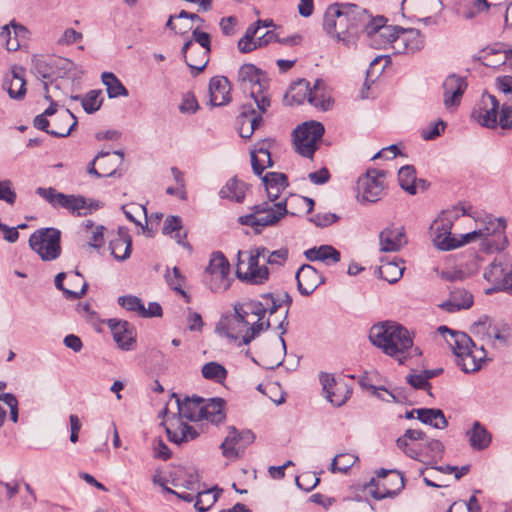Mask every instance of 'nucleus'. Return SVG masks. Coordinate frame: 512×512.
I'll return each instance as SVG.
<instances>
[{
  "mask_svg": "<svg viewBox=\"0 0 512 512\" xmlns=\"http://www.w3.org/2000/svg\"><path fill=\"white\" fill-rule=\"evenodd\" d=\"M369 339L374 346L396 359L399 364H404L412 356L422 354L418 347H414L413 334L393 321L373 325L369 331Z\"/></svg>",
  "mask_w": 512,
  "mask_h": 512,
  "instance_id": "3",
  "label": "nucleus"
},
{
  "mask_svg": "<svg viewBox=\"0 0 512 512\" xmlns=\"http://www.w3.org/2000/svg\"><path fill=\"white\" fill-rule=\"evenodd\" d=\"M203 399L186 398L184 400L177 399L178 418L190 421H201V407Z\"/></svg>",
  "mask_w": 512,
  "mask_h": 512,
  "instance_id": "40",
  "label": "nucleus"
},
{
  "mask_svg": "<svg viewBox=\"0 0 512 512\" xmlns=\"http://www.w3.org/2000/svg\"><path fill=\"white\" fill-rule=\"evenodd\" d=\"M166 281L171 289L179 293L187 303L190 302V296L183 290L185 277L180 273V270L177 267H174L171 271L167 272Z\"/></svg>",
  "mask_w": 512,
  "mask_h": 512,
  "instance_id": "56",
  "label": "nucleus"
},
{
  "mask_svg": "<svg viewBox=\"0 0 512 512\" xmlns=\"http://www.w3.org/2000/svg\"><path fill=\"white\" fill-rule=\"evenodd\" d=\"M473 304V296L465 289H456L452 291L449 298L441 303L439 307L449 313H454L462 309H468Z\"/></svg>",
  "mask_w": 512,
  "mask_h": 512,
  "instance_id": "36",
  "label": "nucleus"
},
{
  "mask_svg": "<svg viewBox=\"0 0 512 512\" xmlns=\"http://www.w3.org/2000/svg\"><path fill=\"white\" fill-rule=\"evenodd\" d=\"M55 286L57 289L63 291L66 298L71 300L82 297L88 288L87 282L78 271L70 274L64 272L57 274L55 277Z\"/></svg>",
  "mask_w": 512,
  "mask_h": 512,
  "instance_id": "20",
  "label": "nucleus"
},
{
  "mask_svg": "<svg viewBox=\"0 0 512 512\" xmlns=\"http://www.w3.org/2000/svg\"><path fill=\"white\" fill-rule=\"evenodd\" d=\"M425 439L426 434L423 431L417 429H407L405 433L397 439L396 445L409 457L410 449H417V442L424 441Z\"/></svg>",
  "mask_w": 512,
  "mask_h": 512,
  "instance_id": "47",
  "label": "nucleus"
},
{
  "mask_svg": "<svg viewBox=\"0 0 512 512\" xmlns=\"http://www.w3.org/2000/svg\"><path fill=\"white\" fill-rule=\"evenodd\" d=\"M504 228L505 226H484L482 229L473 232L480 233L476 240L482 239L491 251H502L508 244Z\"/></svg>",
  "mask_w": 512,
  "mask_h": 512,
  "instance_id": "31",
  "label": "nucleus"
},
{
  "mask_svg": "<svg viewBox=\"0 0 512 512\" xmlns=\"http://www.w3.org/2000/svg\"><path fill=\"white\" fill-rule=\"evenodd\" d=\"M102 83L105 85L109 98L127 97L128 90L121 81L112 72H103L101 75Z\"/></svg>",
  "mask_w": 512,
  "mask_h": 512,
  "instance_id": "46",
  "label": "nucleus"
},
{
  "mask_svg": "<svg viewBox=\"0 0 512 512\" xmlns=\"http://www.w3.org/2000/svg\"><path fill=\"white\" fill-rule=\"evenodd\" d=\"M264 186L286 188L288 186L287 176L280 172H268L262 177Z\"/></svg>",
  "mask_w": 512,
  "mask_h": 512,
  "instance_id": "64",
  "label": "nucleus"
},
{
  "mask_svg": "<svg viewBox=\"0 0 512 512\" xmlns=\"http://www.w3.org/2000/svg\"><path fill=\"white\" fill-rule=\"evenodd\" d=\"M265 189L270 201L251 207L249 214L239 217L240 224H276L288 213L285 201L274 203L285 188L265 186Z\"/></svg>",
  "mask_w": 512,
  "mask_h": 512,
  "instance_id": "7",
  "label": "nucleus"
},
{
  "mask_svg": "<svg viewBox=\"0 0 512 512\" xmlns=\"http://www.w3.org/2000/svg\"><path fill=\"white\" fill-rule=\"evenodd\" d=\"M193 39L200 45L196 47V52L198 54V60L196 63L192 61V55H187V51L190 47H192V41H187L182 47V54L185 59L186 64L192 70H196L197 72L202 71L209 62V53H210V35L206 32L199 31L195 29L192 33Z\"/></svg>",
  "mask_w": 512,
  "mask_h": 512,
  "instance_id": "18",
  "label": "nucleus"
},
{
  "mask_svg": "<svg viewBox=\"0 0 512 512\" xmlns=\"http://www.w3.org/2000/svg\"><path fill=\"white\" fill-rule=\"evenodd\" d=\"M210 102L213 106H222L230 101V82L224 76H215L209 84Z\"/></svg>",
  "mask_w": 512,
  "mask_h": 512,
  "instance_id": "35",
  "label": "nucleus"
},
{
  "mask_svg": "<svg viewBox=\"0 0 512 512\" xmlns=\"http://www.w3.org/2000/svg\"><path fill=\"white\" fill-rule=\"evenodd\" d=\"M438 332L456 356V363L465 373H474L482 368L486 360V351L483 346L477 347L471 338L464 332L440 326Z\"/></svg>",
  "mask_w": 512,
  "mask_h": 512,
  "instance_id": "4",
  "label": "nucleus"
},
{
  "mask_svg": "<svg viewBox=\"0 0 512 512\" xmlns=\"http://www.w3.org/2000/svg\"><path fill=\"white\" fill-rule=\"evenodd\" d=\"M361 384L363 386H365L367 389H369L373 395H375L376 397H378L382 401H385V402H388V403H390V402H399V403H401L403 401V397L401 396V394L396 392V391H389V390H387L386 388H384L382 386H380V387H377V386H374V385L367 386L363 382H361Z\"/></svg>",
  "mask_w": 512,
  "mask_h": 512,
  "instance_id": "60",
  "label": "nucleus"
},
{
  "mask_svg": "<svg viewBox=\"0 0 512 512\" xmlns=\"http://www.w3.org/2000/svg\"><path fill=\"white\" fill-rule=\"evenodd\" d=\"M201 410V420L218 424L225 419L224 400L221 398L203 399Z\"/></svg>",
  "mask_w": 512,
  "mask_h": 512,
  "instance_id": "38",
  "label": "nucleus"
},
{
  "mask_svg": "<svg viewBox=\"0 0 512 512\" xmlns=\"http://www.w3.org/2000/svg\"><path fill=\"white\" fill-rule=\"evenodd\" d=\"M164 427L169 441L178 445L194 440L198 436V432L192 426L176 416L168 418Z\"/></svg>",
  "mask_w": 512,
  "mask_h": 512,
  "instance_id": "23",
  "label": "nucleus"
},
{
  "mask_svg": "<svg viewBox=\"0 0 512 512\" xmlns=\"http://www.w3.org/2000/svg\"><path fill=\"white\" fill-rule=\"evenodd\" d=\"M367 11L350 3L330 5L324 15L323 29L346 47L357 43L361 27L367 20Z\"/></svg>",
  "mask_w": 512,
  "mask_h": 512,
  "instance_id": "2",
  "label": "nucleus"
},
{
  "mask_svg": "<svg viewBox=\"0 0 512 512\" xmlns=\"http://www.w3.org/2000/svg\"><path fill=\"white\" fill-rule=\"evenodd\" d=\"M72 99L81 101L83 109L89 114L98 111L103 102L100 90H91L83 97L72 96Z\"/></svg>",
  "mask_w": 512,
  "mask_h": 512,
  "instance_id": "51",
  "label": "nucleus"
},
{
  "mask_svg": "<svg viewBox=\"0 0 512 512\" xmlns=\"http://www.w3.org/2000/svg\"><path fill=\"white\" fill-rule=\"evenodd\" d=\"M236 82L243 93L249 94L258 111L265 113L271 104L266 74L253 64H243L238 70Z\"/></svg>",
  "mask_w": 512,
  "mask_h": 512,
  "instance_id": "5",
  "label": "nucleus"
},
{
  "mask_svg": "<svg viewBox=\"0 0 512 512\" xmlns=\"http://www.w3.org/2000/svg\"><path fill=\"white\" fill-rule=\"evenodd\" d=\"M103 156L98 160V167L103 177L116 175L118 167L122 164L124 154L121 151L100 152Z\"/></svg>",
  "mask_w": 512,
  "mask_h": 512,
  "instance_id": "41",
  "label": "nucleus"
},
{
  "mask_svg": "<svg viewBox=\"0 0 512 512\" xmlns=\"http://www.w3.org/2000/svg\"><path fill=\"white\" fill-rule=\"evenodd\" d=\"M499 101L495 96L485 93L471 112V118L486 128H496L499 124Z\"/></svg>",
  "mask_w": 512,
  "mask_h": 512,
  "instance_id": "17",
  "label": "nucleus"
},
{
  "mask_svg": "<svg viewBox=\"0 0 512 512\" xmlns=\"http://www.w3.org/2000/svg\"><path fill=\"white\" fill-rule=\"evenodd\" d=\"M398 182L400 187L408 192L410 195L417 193V186L425 187V180H417L416 170L412 165H406L398 171Z\"/></svg>",
  "mask_w": 512,
  "mask_h": 512,
  "instance_id": "39",
  "label": "nucleus"
},
{
  "mask_svg": "<svg viewBox=\"0 0 512 512\" xmlns=\"http://www.w3.org/2000/svg\"><path fill=\"white\" fill-rule=\"evenodd\" d=\"M319 377L326 399L335 407L345 404L351 395L350 387L330 373L323 372Z\"/></svg>",
  "mask_w": 512,
  "mask_h": 512,
  "instance_id": "19",
  "label": "nucleus"
},
{
  "mask_svg": "<svg viewBox=\"0 0 512 512\" xmlns=\"http://www.w3.org/2000/svg\"><path fill=\"white\" fill-rule=\"evenodd\" d=\"M131 247L132 240L130 235L127 233L124 226H119L117 237L110 242L111 254L115 259L124 261L130 257Z\"/></svg>",
  "mask_w": 512,
  "mask_h": 512,
  "instance_id": "37",
  "label": "nucleus"
},
{
  "mask_svg": "<svg viewBox=\"0 0 512 512\" xmlns=\"http://www.w3.org/2000/svg\"><path fill=\"white\" fill-rule=\"evenodd\" d=\"M298 89L308 95V102L316 108L327 111L332 106V97L325 87V83L317 79L313 87L306 80L298 82Z\"/></svg>",
  "mask_w": 512,
  "mask_h": 512,
  "instance_id": "22",
  "label": "nucleus"
},
{
  "mask_svg": "<svg viewBox=\"0 0 512 512\" xmlns=\"http://www.w3.org/2000/svg\"><path fill=\"white\" fill-rule=\"evenodd\" d=\"M478 59L483 65L488 67H498L501 65L512 67V49L486 47L481 51Z\"/></svg>",
  "mask_w": 512,
  "mask_h": 512,
  "instance_id": "32",
  "label": "nucleus"
},
{
  "mask_svg": "<svg viewBox=\"0 0 512 512\" xmlns=\"http://www.w3.org/2000/svg\"><path fill=\"white\" fill-rule=\"evenodd\" d=\"M296 280L298 290L304 296L312 294L324 282L321 274L309 264H304L298 269Z\"/></svg>",
  "mask_w": 512,
  "mask_h": 512,
  "instance_id": "30",
  "label": "nucleus"
},
{
  "mask_svg": "<svg viewBox=\"0 0 512 512\" xmlns=\"http://www.w3.org/2000/svg\"><path fill=\"white\" fill-rule=\"evenodd\" d=\"M376 486L375 490H370L373 498L382 500L387 497H395L404 488V476L398 472H391L381 484L383 489L379 488V483L375 484V480L371 479L369 487Z\"/></svg>",
  "mask_w": 512,
  "mask_h": 512,
  "instance_id": "29",
  "label": "nucleus"
},
{
  "mask_svg": "<svg viewBox=\"0 0 512 512\" xmlns=\"http://www.w3.org/2000/svg\"><path fill=\"white\" fill-rule=\"evenodd\" d=\"M399 31L400 27L385 24V26L380 30V34L378 35V39L374 43V46L380 48L390 44L393 47Z\"/></svg>",
  "mask_w": 512,
  "mask_h": 512,
  "instance_id": "59",
  "label": "nucleus"
},
{
  "mask_svg": "<svg viewBox=\"0 0 512 512\" xmlns=\"http://www.w3.org/2000/svg\"><path fill=\"white\" fill-rule=\"evenodd\" d=\"M474 330L478 334H485L488 340L493 343L495 341H506V336L497 327L492 325L491 320L488 317H483L475 323Z\"/></svg>",
  "mask_w": 512,
  "mask_h": 512,
  "instance_id": "48",
  "label": "nucleus"
},
{
  "mask_svg": "<svg viewBox=\"0 0 512 512\" xmlns=\"http://www.w3.org/2000/svg\"><path fill=\"white\" fill-rule=\"evenodd\" d=\"M467 4L459 9L458 14L466 20L475 18L478 14L487 11L490 4L487 0H467Z\"/></svg>",
  "mask_w": 512,
  "mask_h": 512,
  "instance_id": "52",
  "label": "nucleus"
},
{
  "mask_svg": "<svg viewBox=\"0 0 512 512\" xmlns=\"http://www.w3.org/2000/svg\"><path fill=\"white\" fill-rule=\"evenodd\" d=\"M280 308L281 303L270 293L262 295L260 300L236 305L235 315L228 322L227 336L235 340L241 337L243 344H249L270 327V321L264 320L265 315H273Z\"/></svg>",
  "mask_w": 512,
  "mask_h": 512,
  "instance_id": "1",
  "label": "nucleus"
},
{
  "mask_svg": "<svg viewBox=\"0 0 512 512\" xmlns=\"http://www.w3.org/2000/svg\"><path fill=\"white\" fill-rule=\"evenodd\" d=\"M434 246L441 251H450L476 240L479 232H467L459 236L451 233V226H430Z\"/></svg>",
  "mask_w": 512,
  "mask_h": 512,
  "instance_id": "16",
  "label": "nucleus"
},
{
  "mask_svg": "<svg viewBox=\"0 0 512 512\" xmlns=\"http://www.w3.org/2000/svg\"><path fill=\"white\" fill-rule=\"evenodd\" d=\"M443 104L447 110H455L461 103L462 96L467 88L465 77L451 74L442 84Z\"/></svg>",
  "mask_w": 512,
  "mask_h": 512,
  "instance_id": "21",
  "label": "nucleus"
},
{
  "mask_svg": "<svg viewBox=\"0 0 512 512\" xmlns=\"http://www.w3.org/2000/svg\"><path fill=\"white\" fill-rule=\"evenodd\" d=\"M220 495V491L213 489H208L202 492L197 493L195 509L198 512H206L208 511L214 503L217 501V498Z\"/></svg>",
  "mask_w": 512,
  "mask_h": 512,
  "instance_id": "53",
  "label": "nucleus"
},
{
  "mask_svg": "<svg viewBox=\"0 0 512 512\" xmlns=\"http://www.w3.org/2000/svg\"><path fill=\"white\" fill-rule=\"evenodd\" d=\"M61 231L51 227L37 229L29 238L30 248L44 261L57 259L61 254Z\"/></svg>",
  "mask_w": 512,
  "mask_h": 512,
  "instance_id": "8",
  "label": "nucleus"
},
{
  "mask_svg": "<svg viewBox=\"0 0 512 512\" xmlns=\"http://www.w3.org/2000/svg\"><path fill=\"white\" fill-rule=\"evenodd\" d=\"M162 233L174 239L179 245L191 250V246L185 241L188 233L185 226H163Z\"/></svg>",
  "mask_w": 512,
  "mask_h": 512,
  "instance_id": "61",
  "label": "nucleus"
},
{
  "mask_svg": "<svg viewBox=\"0 0 512 512\" xmlns=\"http://www.w3.org/2000/svg\"><path fill=\"white\" fill-rule=\"evenodd\" d=\"M107 325L110 328L113 339L122 350H131L135 344L134 327L127 321L109 319Z\"/></svg>",
  "mask_w": 512,
  "mask_h": 512,
  "instance_id": "26",
  "label": "nucleus"
},
{
  "mask_svg": "<svg viewBox=\"0 0 512 512\" xmlns=\"http://www.w3.org/2000/svg\"><path fill=\"white\" fill-rule=\"evenodd\" d=\"M443 449V444L439 440L428 439L426 437L424 450L421 452L418 448H411L409 451V457L424 462L426 459H436L441 457Z\"/></svg>",
  "mask_w": 512,
  "mask_h": 512,
  "instance_id": "43",
  "label": "nucleus"
},
{
  "mask_svg": "<svg viewBox=\"0 0 512 512\" xmlns=\"http://www.w3.org/2000/svg\"><path fill=\"white\" fill-rule=\"evenodd\" d=\"M250 157L253 172L257 176H261L266 168L273 166L269 145L265 140L258 142L254 146L250 151Z\"/></svg>",
  "mask_w": 512,
  "mask_h": 512,
  "instance_id": "34",
  "label": "nucleus"
},
{
  "mask_svg": "<svg viewBox=\"0 0 512 512\" xmlns=\"http://www.w3.org/2000/svg\"><path fill=\"white\" fill-rule=\"evenodd\" d=\"M44 87L45 99L50 102V106L34 118V126L54 137H66L77 125V119L69 109L58 110V104L49 95L47 83H44Z\"/></svg>",
  "mask_w": 512,
  "mask_h": 512,
  "instance_id": "6",
  "label": "nucleus"
},
{
  "mask_svg": "<svg viewBox=\"0 0 512 512\" xmlns=\"http://www.w3.org/2000/svg\"><path fill=\"white\" fill-rule=\"evenodd\" d=\"M202 375L208 380L222 383L227 377V370L218 362H208L202 367Z\"/></svg>",
  "mask_w": 512,
  "mask_h": 512,
  "instance_id": "57",
  "label": "nucleus"
},
{
  "mask_svg": "<svg viewBox=\"0 0 512 512\" xmlns=\"http://www.w3.org/2000/svg\"><path fill=\"white\" fill-rule=\"evenodd\" d=\"M469 444L475 450H484L491 443V434L478 421L467 432Z\"/></svg>",
  "mask_w": 512,
  "mask_h": 512,
  "instance_id": "45",
  "label": "nucleus"
},
{
  "mask_svg": "<svg viewBox=\"0 0 512 512\" xmlns=\"http://www.w3.org/2000/svg\"><path fill=\"white\" fill-rule=\"evenodd\" d=\"M266 251L265 248H258L255 254L249 256L247 263L240 260L242 252L239 251V261L236 268L237 277L252 285L265 283L269 279V269L265 265L259 266V257L264 256Z\"/></svg>",
  "mask_w": 512,
  "mask_h": 512,
  "instance_id": "13",
  "label": "nucleus"
},
{
  "mask_svg": "<svg viewBox=\"0 0 512 512\" xmlns=\"http://www.w3.org/2000/svg\"><path fill=\"white\" fill-rule=\"evenodd\" d=\"M494 220L490 214L473 210L469 205L458 204L442 210L433 220L432 224H454L457 221L493 224Z\"/></svg>",
  "mask_w": 512,
  "mask_h": 512,
  "instance_id": "11",
  "label": "nucleus"
},
{
  "mask_svg": "<svg viewBox=\"0 0 512 512\" xmlns=\"http://www.w3.org/2000/svg\"><path fill=\"white\" fill-rule=\"evenodd\" d=\"M385 171L368 170L359 177L357 182V198L360 202H376L382 198L385 191Z\"/></svg>",
  "mask_w": 512,
  "mask_h": 512,
  "instance_id": "14",
  "label": "nucleus"
},
{
  "mask_svg": "<svg viewBox=\"0 0 512 512\" xmlns=\"http://www.w3.org/2000/svg\"><path fill=\"white\" fill-rule=\"evenodd\" d=\"M37 194L44 198L54 208H64L77 215H86L90 211V205L82 196L67 195L58 192L55 188H38Z\"/></svg>",
  "mask_w": 512,
  "mask_h": 512,
  "instance_id": "12",
  "label": "nucleus"
},
{
  "mask_svg": "<svg viewBox=\"0 0 512 512\" xmlns=\"http://www.w3.org/2000/svg\"><path fill=\"white\" fill-rule=\"evenodd\" d=\"M255 436L251 430H237L234 426L228 428V434L220 445L222 455L231 461L239 459L245 449L254 442Z\"/></svg>",
  "mask_w": 512,
  "mask_h": 512,
  "instance_id": "15",
  "label": "nucleus"
},
{
  "mask_svg": "<svg viewBox=\"0 0 512 512\" xmlns=\"http://www.w3.org/2000/svg\"><path fill=\"white\" fill-rule=\"evenodd\" d=\"M367 20L363 23L361 27V32L365 31L367 36L371 38L372 45L378 39V35L380 34V30L386 24V19L382 16L372 18L371 15L367 13Z\"/></svg>",
  "mask_w": 512,
  "mask_h": 512,
  "instance_id": "55",
  "label": "nucleus"
},
{
  "mask_svg": "<svg viewBox=\"0 0 512 512\" xmlns=\"http://www.w3.org/2000/svg\"><path fill=\"white\" fill-rule=\"evenodd\" d=\"M305 257L309 261H322L326 264L337 263L340 261L341 255L331 245H321L319 247H313L308 249L304 253Z\"/></svg>",
  "mask_w": 512,
  "mask_h": 512,
  "instance_id": "42",
  "label": "nucleus"
},
{
  "mask_svg": "<svg viewBox=\"0 0 512 512\" xmlns=\"http://www.w3.org/2000/svg\"><path fill=\"white\" fill-rule=\"evenodd\" d=\"M403 226H386L379 234L381 252H397L407 244Z\"/></svg>",
  "mask_w": 512,
  "mask_h": 512,
  "instance_id": "24",
  "label": "nucleus"
},
{
  "mask_svg": "<svg viewBox=\"0 0 512 512\" xmlns=\"http://www.w3.org/2000/svg\"><path fill=\"white\" fill-rule=\"evenodd\" d=\"M504 268L501 263L492 262L485 270H484V278L492 283L494 287L493 291L503 290V283L505 278ZM491 289L487 292L490 293Z\"/></svg>",
  "mask_w": 512,
  "mask_h": 512,
  "instance_id": "49",
  "label": "nucleus"
},
{
  "mask_svg": "<svg viewBox=\"0 0 512 512\" xmlns=\"http://www.w3.org/2000/svg\"><path fill=\"white\" fill-rule=\"evenodd\" d=\"M405 267L403 261L400 262H386L379 267V274L382 279L393 284L396 283L403 276Z\"/></svg>",
  "mask_w": 512,
  "mask_h": 512,
  "instance_id": "50",
  "label": "nucleus"
},
{
  "mask_svg": "<svg viewBox=\"0 0 512 512\" xmlns=\"http://www.w3.org/2000/svg\"><path fill=\"white\" fill-rule=\"evenodd\" d=\"M118 304L128 311L136 312L139 316H141V312L143 311V303L137 296H120L118 298Z\"/></svg>",
  "mask_w": 512,
  "mask_h": 512,
  "instance_id": "63",
  "label": "nucleus"
},
{
  "mask_svg": "<svg viewBox=\"0 0 512 512\" xmlns=\"http://www.w3.org/2000/svg\"><path fill=\"white\" fill-rule=\"evenodd\" d=\"M105 226H85V233L91 235L88 245L93 248H101L104 243Z\"/></svg>",
  "mask_w": 512,
  "mask_h": 512,
  "instance_id": "62",
  "label": "nucleus"
},
{
  "mask_svg": "<svg viewBox=\"0 0 512 512\" xmlns=\"http://www.w3.org/2000/svg\"><path fill=\"white\" fill-rule=\"evenodd\" d=\"M249 185L237 177H232L222 186L219 191L221 199L234 203H243L245 201Z\"/></svg>",
  "mask_w": 512,
  "mask_h": 512,
  "instance_id": "33",
  "label": "nucleus"
},
{
  "mask_svg": "<svg viewBox=\"0 0 512 512\" xmlns=\"http://www.w3.org/2000/svg\"><path fill=\"white\" fill-rule=\"evenodd\" d=\"M122 211L126 219L134 224H142L141 220L144 219L148 222V214L146 207L138 203H129L122 206Z\"/></svg>",
  "mask_w": 512,
  "mask_h": 512,
  "instance_id": "54",
  "label": "nucleus"
},
{
  "mask_svg": "<svg viewBox=\"0 0 512 512\" xmlns=\"http://www.w3.org/2000/svg\"><path fill=\"white\" fill-rule=\"evenodd\" d=\"M2 87L7 91L11 99H24L26 95L24 69L22 67L13 66L10 72L4 76Z\"/></svg>",
  "mask_w": 512,
  "mask_h": 512,
  "instance_id": "27",
  "label": "nucleus"
},
{
  "mask_svg": "<svg viewBox=\"0 0 512 512\" xmlns=\"http://www.w3.org/2000/svg\"><path fill=\"white\" fill-rule=\"evenodd\" d=\"M204 282L215 293L226 291L232 282L230 263L223 253H212L209 264L204 271Z\"/></svg>",
  "mask_w": 512,
  "mask_h": 512,
  "instance_id": "9",
  "label": "nucleus"
},
{
  "mask_svg": "<svg viewBox=\"0 0 512 512\" xmlns=\"http://www.w3.org/2000/svg\"><path fill=\"white\" fill-rule=\"evenodd\" d=\"M424 46V37L420 31L413 28L404 29L400 27L398 36L393 44L396 53H415Z\"/></svg>",
  "mask_w": 512,
  "mask_h": 512,
  "instance_id": "25",
  "label": "nucleus"
},
{
  "mask_svg": "<svg viewBox=\"0 0 512 512\" xmlns=\"http://www.w3.org/2000/svg\"><path fill=\"white\" fill-rule=\"evenodd\" d=\"M416 411L417 419L424 424L430 425L436 429H444L447 427V419L440 409L435 408H421L414 409Z\"/></svg>",
  "mask_w": 512,
  "mask_h": 512,
  "instance_id": "44",
  "label": "nucleus"
},
{
  "mask_svg": "<svg viewBox=\"0 0 512 512\" xmlns=\"http://www.w3.org/2000/svg\"><path fill=\"white\" fill-rule=\"evenodd\" d=\"M257 114L251 103H245L241 107V113L237 117L238 132L242 138L249 139L253 132L261 125L262 116Z\"/></svg>",
  "mask_w": 512,
  "mask_h": 512,
  "instance_id": "28",
  "label": "nucleus"
},
{
  "mask_svg": "<svg viewBox=\"0 0 512 512\" xmlns=\"http://www.w3.org/2000/svg\"><path fill=\"white\" fill-rule=\"evenodd\" d=\"M358 460V457L350 453L336 455L331 463L332 472L346 473Z\"/></svg>",
  "mask_w": 512,
  "mask_h": 512,
  "instance_id": "58",
  "label": "nucleus"
},
{
  "mask_svg": "<svg viewBox=\"0 0 512 512\" xmlns=\"http://www.w3.org/2000/svg\"><path fill=\"white\" fill-rule=\"evenodd\" d=\"M324 126L317 121L305 122L294 130L296 151L307 158H312L318 143L324 134Z\"/></svg>",
  "mask_w": 512,
  "mask_h": 512,
  "instance_id": "10",
  "label": "nucleus"
}]
</instances>
